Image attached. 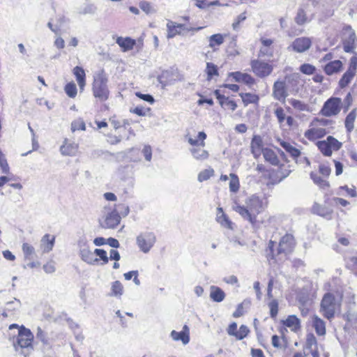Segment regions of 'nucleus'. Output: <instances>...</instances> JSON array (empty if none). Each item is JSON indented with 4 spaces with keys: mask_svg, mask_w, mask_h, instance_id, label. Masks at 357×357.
<instances>
[{
    "mask_svg": "<svg viewBox=\"0 0 357 357\" xmlns=\"http://www.w3.org/2000/svg\"><path fill=\"white\" fill-rule=\"evenodd\" d=\"M262 206L263 204L260 198L256 195H252L246 202V206L236 204L233 208L243 218L254 224L256 222L257 215L262 210Z\"/></svg>",
    "mask_w": 357,
    "mask_h": 357,
    "instance_id": "obj_1",
    "label": "nucleus"
},
{
    "mask_svg": "<svg viewBox=\"0 0 357 357\" xmlns=\"http://www.w3.org/2000/svg\"><path fill=\"white\" fill-rule=\"evenodd\" d=\"M33 335L31 331L24 326H21L19 328L16 342H14L15 351L27 357L33 351Z\"/></svg>",
    "mask_w": 357,
    "mask_h": 357,
    "instance_id": "obj_2",
    "label": "nucleus"
},
{
    "mask_svg": "<svg viewBox=\"0 0 357 357\" xmlns=\"http://www.w3.org/2000/svg\"><path fill=\"white\" fill-rule=\"evenodd\" d=\"M107 77L103 71L94 76L92 86L93 94L100 102H104L109 98V91L107 87Z\"/></svg>",
    "mask_w": 357,
    "mask_h": 357,
    "instance_id": "obj_3",
    "label": "nucleus"
},
{
    "mask_svg": "<svg viewBox=\"0 0 357 357\" xmlns=\"http://www.w3.org/2000/svg\"><path fill=\"white\" fill-rule=\"evenodd\" d=\"M317 146L325 156H331L333 151L340 150L342 144L333 136H328L326 140L319 141Z\"/></svg>",
    "mask_w": 357,
    "mask_h": 357,
    "instance_id": "obj_4",
    "label": "nucleus"
},
{
    "mask_svg": "<svg viewBox=\"0 0 357 357\" xmlns=\"http://www.w3.org/2000/svg\"><path fill=\"white\" fill-rule=\"evenodd\" d=\"M343 49L345 52L352 53L356 48V36L354 30L350 25H345L342 29Z\"/></svg>",
    "mask_w": 357,
    "mask_h": 357,
    "instance_id": "obj_5",
    "label": "nucleus"
},
{
    "mask_svg": "<svg viewBox=\"0 0 357 357\" xmlns=\"http://www.w3.org/2000/svg\"><path fill=\"white\" fill-rule=\"evenodd\" d=\"M156 237L154 233L145 231L139 234L136 238V243L144 253H148L154 245Z\"/></svg>",
    "mask_w": 357,
    "mask_h": 357,
    "instance_id": "obj_6",
    "label": "nucleus"
},
{
    "mask_svg": "<svg viewBox=\"0 0 357 357\" xmlns=\"http://www.w3.org/2000/svg\"><path fill=\"white\" fill-rule=\"evenodd\" d=\"M335 297L331 294H325L321 303L324 316L328 319H332L335 315Z\"/></svg>",
    "mask_w": 357,
    "mask_h": 357,
    "instance_id": "obj_7",
    "label": "nucleus"
},
{
    "mask_svg": "<svg viewBox=\"0 0 357 357\" xmlns=\"http://www.w3.org/2000/svg\"><path fill=\"white\" fill-rule=\"evenodd\" d=\"M341 103V98H331L325 102L321 110V113L325 116H331L336 115L340 112Z\"/></svg>",
    "mask_w": 357,
    "mask_h": 357,
    "instance_id": "obj_8",
    "label": "nucleus"
},
{
    "mask_svg": "<svg viewBox=\"0 0 357 357\" xmlns=\"http://www.w3.org/2000/svg\"><path fill=\"white\" fill-rule=\"evenodd\" d=\"M78 245L79 247V256L82 261L91 265L98 262V259L94 257V253L90 250L85 239L79 240Z\"/></svg>",
    "mask_w": 357,
    "mask_h": 357,
    "instance_id": "obj_9",
    "label": "nucleus"
},
{
    "mask_svg": "<svg viewBox=\"0 0 357 357\" xmlns=\"http://www.w3.org/2000/svg\"><path fill=\"white\" fill-rule=\"evenodd\" d=\"M250 65L253 73L259 77L268 76L273 69L271 65L259 60H252Z\"/></svg>",
    "mask_w": 357,
    "mask_h": 357,
    "instance_id": "obj_10",
    "label": "nucleus"
},
{
    "mask_svg": "<svg viewBox=\"0 0 357 357\" xmlns=\"http://www.w3.org/2000/svg\"><path fill=\"white\" fill-rule=\"evenodd\" d=\"M167 38H172L175 37L176 35H181V33L178 31H177L178 28L183 29V31H198L202 30L204 27L203 26H198V27H191V26H187L184 24H176L172 21H169L167 24Z\"/></svg>",
    "mask_w": 357,
    "mask_h": 357,
    "instance_id": "obj_11",
    "label": "nucleus"
},
{
    "mask_svg": "<svg viewBox=\"0 0 357 357\" xmlns=\"http://www.w3.org/2000/svg\"><path fill=\"white\" fill-rule=\"evenodd\" d=\"M312 45V40L308 37H300L296 38L288 50H291L298 53H303L308 50Z\"/></svg>",
    "mask_w": 357,
    "mask_h": 357,
    "instance_id": "obj_12",
    "label": "nucleus"
},
{
    "mask_svg": "<svg viewBox=\"0 0 357 357\" xmlns=\"http://www.w3.org/2000/svg\"><path fill=\"white\" fill-rule=\"evenodd\" d=\"M272 96L274 99L278 101L285 102L286 98L288 96L285 82L277 80L274 82Z\"/></svg>",
    "mask_w": 357,
    "mask_h": 357,
    "instance_id": "obj_13",
    "label": "nucleus"
},
{
    "mask_svg": "<svg viewBox=\"0 0 357 357\" xmlns=\"http://www.w3.org/2000/svg\"><path fill=\"white\" fill-rule=\"evenodd\" d=\"M294 246V239L291 234H285L280 241L278 255L284 253L287 255L290 253Z\"/></svg>",
    "mask_w": 357,
    "mask_h": 357,
    "instance_id": "obj_14",
    "label": "nucleus"
},
{
    "mask_svg": "<svg viewBox=\"0 0 357 357\" xmlns=\"http://www.w3.org/2000/svg\"><path fill=\"white\" fill-rule=\"evenodd\" d=\"M121 218L117 211L114 210L105 216V220L100 222V226L105 229H114L120 223Z\"/></svg>",
    "mask_w": 357,
    "mask_h": 357,
    "instance_id": "obj_15",
    "label": "nucleus"
},
{
    "mask_svg": "<svg viewBox=\"0 0 357 357\" xmlns=\"http://www.w3.org/2000/svg\"><path fill=\"white\" fill-rule=\"evenodd\" d=\"M264 143L262 137L260 135H254L250 143V150L255 158L260 157L264 152Z\"/></svg>",
    "mask_w": 357,
    "mask_h": 357,
    "instance_id": "obj_16",
    "label": "nucleus"
},
{
    "mask_svg": "<svg viewBox=\"0 0 357 357\" xmlns=\"http://www.w3.org/2000/svg\"><path fill=\"white\" fill-rule=\"evenodd\" d=\"M301 6L313 19L316 12L320 8V2L319 0H305Z\"/></svg>",
    "mask_w": 357,
    "mask_h": 357,
    "instance_id": "obj_17",
    "label": "nucleus"
},
{
    "mask_svg": "<svg viewBox=\"0 0 357 357\" xmlns=\"http://www.w3.org/2000/svg\"><path fill=\"white\" fill-rule=\"evenodd\" d=\"M236 82H243L247 85L251 86L255 84V79L248 73H243L239 71L232 72L229 74Z\"/></svg>",
    "mask_w": 357,
    "mask_h": 357,
    "instance_id": "obj_18",
    "label": "nucleus"
},
{
    "mask_svg": "<svg viewBox=\"0 0 357 357\" xmlns=\"http://www.w3.org/2000/svg\"><path fill=\"white\" fill-rule=\"evenodd\" d=\"M312 211L314 214L321 216L327 220L332 219V210L326 206L314 203L312 208Z\"/></svg>",
    "mask_w": 357,
    "mask_h": 357,
    "instance_id": "obj_19",
    "label": "nucleus"
},
{
    "mask_svg": "<svg viewBox=\"0 0 357 357\" xmlns=\"http://www.w3.org/2000/svg\"><path fill=\"white\" fill-rule=\"evenodd\" d=\"M170 336L174 340H181L183 344H187L190 342L189 328L185 325L183 328V331L181 332L172 331Z\"/></svg>",
    "mask_w": 357,
    "mask_h": 357,
    "instance_id": "obj_20",
    "label": "nucleus"
},
{
    "mask_svg": "<svg viewBox=\"0 0 357 357\" xmlns=\"http://www.w3.org/2000/svg\"><path fill=\"white\" fill-rule=\"evenodd\" d=\"M337 7L338 5H337L335 3H327L326 4L323 3L321 5L320 4V8L319 9V10L321 12L322 18L327 19L332 17L334 15L335 10L337 9Z\"/></svg>",
    "mask_w": 357,
    "mask_h": 357,
    "instance_id": "obj_21",
    "label": "nucleus"
},
{
    "mask_svg": "<svg viewBox=\"0 0 357 357\" xmlns=\"http://www.w3.org/2000/svg\"><path fill=\"white\" fill-rule=\"evenodd\" d=\"M342 68V63L340 60H335L326 63L324 66V72L328 75H332L341 70Z\"/></svg>",
    "mask_w": 357,
    "mask_h": 357,
    "instance_id": "obj_22",
    "label": "nucleus"
},
{
    "mask_svg": "<svg viewBox=\"0 0 357 357\" xmlns=\"http://www.w3.org/2000/svg\"><path fill=\"white\" fill-rule=\"evenodd\" d=\"M157 79L162 88L164 89L165 86L173 84V74L171 71L164 70L158 76Z\"/></svg>",
    "mask_w": 357,
    "mask_h": 357,
    "instance_id": "obj_23",
    "label": "nucleus"
},
{
    "mask_svg": "<svg viewBox=\"0 0 357 357\" xmlns=\"http://www.w3.org/2000/svg\"><path fill=\"white\" fill-rule=\"evenodd\" d=\"M55 236L49 234H45L41 239V247L43 252H50L54 245Z\"/></svg>",
    "mask_w": 357,
    "mask_h": 357,
    "instance_id": "obj_24",
    "label": "nucleus"
},
{
    "mask_svg": "<svg viewBox=\"0 0 357 357\" xmlns=\"http://www.w3.org/2000/svg\"><path fill=\"white\" fill-rule=\"evenodd\" d=\"M78 146L75 143H67L66 139L63 144L60 147V152L63 155H75L77 153Z\"/></svg>",
    "mask_w": 357,
    "mask_h": 357,
    "instance_id": "obj_25",
    "label": "nucleus"
},
{
    "mask_svg": "<svg viewBox=\"0 0 357 357\" xmlns=\"http://www.w3.org/2000/svg\"><path fill=\"white\" fill-rule=\"evenodd\" d=\"M210 298L214 302L220 303L225 299V293L221 288L213 285L210 287Z\"/></svg>",
    "mask_w": 357,
    "mask_h": 357,
    "instance_id": "obj_26",
    "label": "nucleus"
},
{
    "mask_svg": "<svg viewBox=\"0 0 357 357\" xmlns=\"http://www.w3.org/2000/svg\"><path fill=\"white\" fill-rule=\"evenodd\" d=\"M73 74L76 77V80L78 83L80 90H84L86 84V74L84 70L80 66H76L73 68Z\"/></svg>",
    "mask_w": 357,
    "mask_h": 357,
    "instance_id": "obj_27",
    "label": "nucleus"
},
{
    "mask_svg": "<svg viewBox=\"0 0 357 357\" xmlns=\"http://www.w3.org/2000/svg\"><path fill=\"white\" fill-rule=\"evenodd\" d=\"M312 19L309 15L305 13L303 8L300 6L297 10L296 15L294 18L295 22L300 26L304 25L305 24L310 22Z\"/></svg>",
    "mask_w": 357,
    "mask_h": 357,
    "instance_id": "obj_28",
    "label": "nucleus"
},
{
    "mask_svg": "<svg viewBox=\"0 0 357 357\" xmlns=\"http://www.w3.org/2000/svg\"><path fill=\"white\" fill-rule=\"evenodd\" d=\"M312 326L318 335H324L326 334L325 322L317 315L312 317Z\"/></svg>",
    "mask_w": 357,
    "mask_h": 357,
    "instance_id": "obj_29",
    "label": "nucleus"
},
{
    "mask_svg": "<svg viewBox=\"0 0 357 357\" xmlns=\"http://www.w3.org/2000/svg\"><path fill=\"white\" fill-rule=\"evenodd\" d=\"M116 42L122 48L123 52L132 50L136 43L135 40L129 37L125 38L118 37Z\"/></svg>",
    "mask_w": 357,
    "mask_h": 357,
    "instance_id": "obj_30",
    "label": "nucleus"
},
{
    "mask_svg": "<svg viewBox=\"0 0 357 357\" xmlns=\"http://www.w3.org/2000/svg\"><path fill=\"white\" fill-rule=\"evenodd\" d=\"M357 116L356 109H352L346 116L344 126L348 133H351L354 128V122Z\"/></svg>",
    "mask_w": 357,
    "mask_h": 357,
    "instance_id": "obj_31",
    "label": "nucleus"
},
{
    "mask_svg": "<svg viewBox=\"0 0 357 357\" xmlns=\"http://www.w3.org/2000/svg\"><path fill=\"white\" fill-rule=\"evenodd\" d=\"M224 43V36L221 33H216L208 37V47L215 51L218 47Z\"/></svg>",
    "mask_w": 357,
    "mask_h": 357,
    "instance_id": "obj_32",
    "label": "nucleus"
},
{
    "mask_svg": "<svg viewBox=\"0 0 357 357\" xmlns=\"http://www.w3.org/2000/svg\"><path fill=\"white\" fill-rule=\"evenodd\" d=\"M264 160L266 162H268L272 165L277 166L280 163V160L278 158L275 153L271 149L265 148L264 152L262 153Z\"/></svg>",
    "mask_w": 357,
    "mask_h": 357,
    "instance_id": "obj_33",
    "label": "nucleus"
},
{
    "mask_svg": "<svg viewBox=\"0 0 357 357\" xmlns=\"http://www.w3.org/2000/svg\"><path fill=\"white\" fill-rule=\"evenodd\" d=\"M327 132L324 128H312L305 132V137L310 140L320 138L326 135Z\"/></svg>",
    "mask_w": 357,
    "mask_h": 357,
    "instance_id": "obj_34",
    "label": "nucleus"
},
{
    "mask_svg": "<svg viewBox=\"0 0 357 357\" xmlns=\"http://www.w3.org/2000/svg\"><path fill=\"white\" fill-rule=\"evenodd\" d=\"M280 144L298 162L297 158L301 155L300 150L284 141H281Z\"/></svg>",
    "mask_w": 357,
    "mask_h": 357,
    "instance_id": "obj_35",
    "label": "nucleus"
},
{
    "mask_svg": "<svg viewBox=\"0 0 357 357\" xmlns=\"http://www.w3.org/2000/svg\"><path fill=\"white\" fill-rule=\"evenodd\" d=\"M284 325L288 328H291L294 331H297L301 328V322L296 315H289L283 322Z\"/></svg>",
    "mask_w": 357,
    "mask_h": 357,
    "instance_id": "obj_36",
    "label": "nucleus"
},
{
    "mask_svg": "<svg viewBox=\"0 0 357 357\" xmlns=\"http://www.w3.org/2000/svg\"><path fill=\"white\" fill-rule=\"evenodd\" d=\"M190 152L194 158L197 160H205L209 156V153L207 151L198 146L190 149Z\"/></svg>",
    "mask_w": 357,
    "mask_h": 357,
    "instance_id": "obj_37",
    "label": "nucleus"
},
{
    "mask_svg": "<svg viewBox=\"0 0 357 357\" xmlns=\"http://www.w3.org/2000/svg\"><path fill=\"white\" fill-rule=\"evenodd\" d=\"M356 75V73L349 70H347L342 75L339 81V86L343 89L346 87L353 79Z\"/></svg>",
    "mask_w": 357,
    "mask_h": 357,
    "instance_id": "obj_38",
    "label": "nucleus"
},
{
    "mask_svg": "<svg viewBox=\"0 0 357 357\" xmlns=\"http://www.w3.org/2000/svg\"><path fill=\"white\" fill-rule=\"evenodd\" d=\"M219 213L217 215L216 220L222 227L231 229V222L229 220L228 217L223 213L222 208H218Z\"/></svg>",
    "mask_w": 357,
    "mask_h": 357,
    "instance_id": "obj_39",
    "label": "nucleus"
},
{
    "mask_svg": "<svg viewBox=\"0 0 357 357\" xmlns=\"http://www.w3.org/2000/svg\"><path fill=\"white\" fill-rule=\"evenodd\" d=\"M206 138V134L202 131L198 133L197 139H192V137H188V143L192 146H204V140Z\"/></svg>",
    "mask_w": 357,
    "mask_h": 357,
    "instance_id": "obj_40",
    "label": "nucleus"
},
{
    "mask_svg": "<svg viewBox=\"0 0 357 357\" xmlns=\"http://www.w3.org/2000/svg\"><path fill=\"white\" fill-rule=\"evenodd\" d=\"M310 178L312 179L313 182L319 185L322 189H326L329 187V183L323 179L321 176H319L317 173L312 172L310 173Z\"/></svg>",
    "mask_w": 357,
    "mask_h": 357,
    "instance_id": "obj_41",
    "label": "nucleus"
},
{
    "mask_svg": "<svg viewBox=\"0 0 357 357\" xmlns=\"http://www.w3.org/2000/svg\"><path fill=\"white\" fill-rule=\"evenodd\" d=\"M36 336V338L43 343L44 347H52L47 333L43 331L41 328L38 327Z\"/></svg>",
    "mask_w": 357,
    "mask_h": 357,
    "instance_id": "obj_42",
    "label": "nucleus"
},
{
    "mask_svg": "<svg viewBox=\"0 0 357 357\" xmlns=\"http://www.w3.org/2000/svg\"><path fill=\"white\" fill-rule=\"evenodd\" d=\"M221 107L224 109H229L234 111L237 108V104L233 100H230L229 97H225L220 102Z\"/></svg>",
    "mask_w": 357,
    "mask_h": 357,
    "instance_id": "obj_43",
    "label": "nucleus"
},
{
    "mask_svg": "<svg viewBox=\"0 0 357 357\" xmlns=\"http://www.w3.org/2000/svg\"><path fill=\"white\" fill-rule=\"evenodd\" d=\"M22 251L26 259L31 260L35 254L34 248L29 243H24L22 244Z\"/></svg>",
    "mask_w": 357,
    "mask_h": 357,
    "instance_id": "obj_44",
    "label": "nucleus"
},
{
    "mask_svg": "<svg viewBox=\"0 0 357 357\" xmlns=\"http://www.w3.org/2000/svg\"><path fill=\"white\" fill-rule=\"evenodd\" d=\"M242 98L245 105H248L250 103H255L258 100V96L250 93H241L239 94Z\"/></svg>",
    "mask_w": 357,
    "mask_h": 357,
    "instance_id": "obj_45",
    "label": "nucleus"
},
{
    "mask_svg": "<svg viewBox=\"0 0 357 357\" xmlns=\"http://www.w3.org/2000/svg\"><path fill=\"white\" fill-rule=\"evenodd\" d=\"M206 73L207 74V79L210 80L215 75H218V69L217 66L213 63L208 62L206 63Z\"/></svg>",
    "mask_w": 357,
    "mask_h": 357,
    "instance_id": "obj_46",
    "label": "nucleus"
},
{
    "mask_svg": "<svg viewBox=\"0 0 357 357\" xmlns=\"http://www.w3.org/2000/svg\"><path fill=\"white\" fill-rule=\"evenodd\" d=\"M64 91L67 96L71 98H75L77 93L76 84L73 82L68 83L65 86Z\"/></svg>",
    "mask_w": 357,
    "mask_h": 357,
    "instance_id": "obj_47",
    "label": "nucleus"
},
{
    "mask_svg": "<svg viewBox=\"0 0 357 357\" xmlns=\"http://www.w3.org/2000/svg\"><path fill=\"white\" fill-rule=\"evenodd\" d=\"M214 174V170L212 168L204 169L198 174L197 179L199 182H203L209 179Z\"/></svg>",
    "mask_w": 357,
    "mask_h": 357,
    "instance_id": "obj_48",
    "label": "nucleus"
},
{
    "mask_svg": "<svg viewBox=\"0 0 357 357\" xmlns=\"http://www.w3.org/2000/svg\"><path fill=\"white\" fill-rule=\"evenodd\" d=\"M123 287L121 282L116 280L112 284V295L120 296L123 294Z\"/></svg>",
    "mask_w": 357,
    "mask_h": 357,
    "instance_id": "obj_49",
    "label": "nucleus"
},
{
    "mask_svg": "<svg viewBox=\"0 0 357 357\" xmlns=\"http://www.w3.org/2000/svg\"><path fill=\"white\" fill-rule=\"evenodd\" d=\"M231 180L229 181V190L232 192H236L239 189V180L235 174H230Z\"/></svg>",
    "mask_w": 357,
    "mask_h": 357,
    "instance_id": "obj_50",
    "label": "nucleus"
},
{
    "mask_svg": "<svg viewBox=\"0 0 357 357\" xmlns=\"http://www.w3.org/2000/svg\"><path fill=\"white\" fill-rule=\"evenodd\" d=\"M306 348L309 350L317 348V341L312 333H308L306 336Z\"/></svg>",
    "mask_w": 357,
    "mask_h": 357,
    "instance_id": "obj_51",
    "label": "nucleus"
},
{
    "mask_svg": "<svg viewBox=\"0 0 357 357\" xmlns=\"http://www.w3.org/2000/svg\"><path fill=\"white\" fill-rule=\"evenodd\" d=\"M249 333L250 330L248 326L245 325H241L234 337L236 340H241L247 337Z\"/></svg>",
    "mask_w": 357,
    "mask_h": 357,
    "instance_id": "obj_52",
    "label": "nucleus"
},
{
    "mask_svg": "<svg viewBox=\"0 0 357 357\" xmlns=\"http://www.w3.org/2000/svg\"><path fill=\"white\" fill-rule=\"evenodd\" d=\"M270 309V316L272 319H275L278 313V302L277 300L273 299L268 303Z\"/></svg>",
    "mask_w": 357,
    "mask_h": 357,
    "instance_id": "obj_53",
    "label": "nucleus"
},
{
    "mask_svg": "<svg viewBox=\"0 0 357 357\" xmlns=\"http://www.w3.org/2000/svg\"><path fill=\"white\" fill-rule=\"evenodd\" d=\"M86 126L85 123L82 119H77L72 122L71 130L73 132L76 130H85Z\"/></svg>",
    "mask_w": 357,
    "mask_h": 357,
    "instance_id": "obj_54",
    "label": "nucleus"
},
{
    "mask_svg": "<svg viewBox=\"0 0 357 357\" xmlns=\"http://www.w3.org/2000/svg\"><path fill=\"white\" fill-rule=\"evenodd\" d=\"M300 70L303 74L312 75L314 73L316 68L310 63H304L301 66Z\"/></svg>",
    "mask_w": 357,
    "mask_h": 357,
    "instance_id": "obj_55",
    "label": "nucleus"
},
{
    "mask_svg": "<svg viewBox=\"0 0 357 357\" xmlns=\"http://www.w3.org/2000/svg\"><path fill=\"white\" fill-rule=\"evenodd\" d=\"M94 255L99 257L100 259L103 261V264L108 263L109 257L107 255V252L103 249L96 248L93 252Z\"/></svg>",
    "mask_w": 357,
    "mask_h": 357,
    "instance_id": "obj_56",
    "label": "nucleus"
},
{
    "mask_svg": "<svg viewBox=\"0 0 357 357\" xmlns=\"http://www.w3.org/2000/svg\"><path fill=\"white\" fill-rule=\"evenodd\" d=\"M289 102L294 108L298 110L303 111L306 108L305 104L299 100L290 99Z\"/></svg>",
    "mask_w": 357,
    "mask_h": 357,
    "instance_id": "obj_57",
    "label": "nucleus"
},
{
    "mask_svg": "<svg viewBox=\"0 0 357 357\" xmlns=\"http://www.w3.org/2000/svg\"><path fill=\"white\" fill-rule=\"evenodd\" d=\"M150 108H144V107L137 106L134 109H130V112L131 113L135 114L139 116H145L146 114V111H150Z\"/></svg>",
    "mask_w": 357,
    "mask_h": 357,
    "instance_id": "obj_58",
    "label": "nucleus"
},
{
    "mask_svg": "<svg viewBox=\"0 0 357 357\" xmlns=\"http://www.w3.org/2000/svg\"><path fill=\"white\" fill-rule=\"evenodd\" d=\"M97 10V8L96 6H94L92 3H89L84 6L83 10L80 12L82 15H86V14H94Z\"/></svg>",
    "mask_w": 357,
    "mask_h": 357,
    "instance_id": "obj_59",
    "label": "nucleus"
},
{
    "mask_svg": "<svg viewBox=\"0 0 357 357\" xmlns=\"http://www.w3.org/2000/svg\"><path fill=\"white\" fill-rule=\"evenodd\" d=\"M139 8L146 14H149L153 11L151 3L145 1L139 3Z\"/></svg>",
    "mask_w": 357,
    "mask_h": 357,
    "instance_id": "obj_60",
    "label": "nucleus"
},
{
    "mask_svg": "<svg viewBox=\"0 0 357 357\" xmlns=\"http://www.w3.org/2000/svg\"><path fill=\"white\" fill-rule=\"evenodd\" d=\"M135 95L140 99H142L146 102H148L151 104H153L155 102L153 97L150 94H144L140 92H137L135 93Z\"/></svg>",
    "mask_w": 357,
    "mask_h": 357,
    "instance_id": "obj_61",
    "label": "nucleus"
},
{
    "mask_svg": "<svg viewBox=\"0 0 357 357\" xmlns=\"http://www.w3.org/2000/svg\"><path fill=\"white\" fill-rule=\"evenodd\" d=\"M43 270L46 273H53L56 271L55 264L51 261L43 265Z\"/></svg>",
    "mask_w": 357,
    "mask_h": 357,
    "instance_id": "obj_62",
    "label": "nucleus"
},
{
    "mask_svg": "<svg viewBox=\"0 0 357 357\" xmlns=\"http://www.w3.org/2000/svg\"><path fill=\"white\" fill-rule=\"evenodd\" d=\"M275 114L280 123H282L285 119V114L284 109L279 107L275 110Z\"/></svg>",
    "mask_w": 357,
    "mask_h": 357,
    "instance_id": "obj_63",
    "label": "nucleus"
},
{
    "mask_svg": "<svg viewBox=\"0 0 357 357\" xmlns=\"http://www.w3.org/2000/svg\"><path fill=\"white\" fill-rule=\"evenodd\" d=\"M144 156L147 161H151L152 158V149L151 146L145 145L142 149Z\"/></svg>",
    "mask_w": 357,
    "mask_h": 357,
    "instance_id": "obj_64",
    "label": "nucleus"
}]
</instances>
